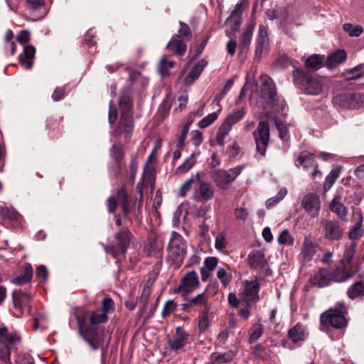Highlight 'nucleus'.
Instances as JSON below:
<instances>
[{
  "label": "nucleus",
  "instance_id": "nucleus-24",
  "mask_svg": "<svg viewBox=\"0 0 364 364\" xmlns=\"http://www.w3.org/2000/svg\"><path fill=\"white\" fill-rule=\"evenodd\" d=\"M247 0H240V2L235 5V9L232 11L230 16L227 18L226 21H228L231 18H235V24L232 26V29L234 31L238 30L242 23V14L244 9L247 8Z\"/></svg>",
  "mask_w": 364,
  "mask_h": 364
},
{
  "label": "nucleus",
  "instance_id": "nucleus-37",
  "mask_svg": "<svg viewBox=\"0 0 364 364\" xmlns=\"http://www.w3.org/2000/svg\"><path fill=\"white\" fill-rule=\"evenodd\" d=\"M18 341V337L14 333H9L6 327L0 328V343L11 346Z\"/></svg>",
  "mask_w": 364,
  "mask_h": 364
},
{
  "label": "nucleus",
  "instance_id": "nucleus-40",
  "mask_svg": "<svg viewBox=\"0 0 364 364\" xmlns=\"http://www.w3.org/2000/svg\"><path fill=\"white\" fill-rule=\"evenodd\" d=\"M263 326L260 323H255L252 325L250 329L248 341L250 343H253L258 341L263 334Z\"/></svg>",
  "mask_w": 364,
  "mask_h": 364
},
{
  "label": "nucleus",
  "instance_id": "nucleus-34",
  "mask_svg": "<svg viewBox=\"0 0 364 364\" xmlns=\"http://www.w3.org/2000/svg\"><path fill=\"white\" fill-rule=\"evenodd\" d=\"M347 296L350 299L364 297V281L354 282L347 290Z\"/></svg>",
  "mask_w": 364,
  "mask_h": 364
},
{
  "label": "nucleus",
  "instance_id": "nucleus-64",
  "mask_svg": "<svg viewBox=\"0 0 364 364\" xmlns=\"http://www.w3.org/2000/svg\"><path fill=\"white\" fill-rule=\"evenodd\" d=\"M218 263V260L216 257H208L204 261L203 267H205L209 270L213 271L215 269V267H217Z\"/></svg>",
  "mask_w": 364,
  "mask_h": 364
},
{
  "label": "nucleus",
  "instance_id": "nucleus-46",
  "mask_svg": "<svg viewBox=\"0 0 364 364\" xmlns=\"http://www.w3.org/2000/svg\"><path fill=\"white\" fill-rule=\"evenodd\" d=\"M346 80H352L358 79L364 75V63L360 64L353 68L347 70L346 72Z\"/></svg>",
  "mask_w": 364,
  "mask_h": 364
},
{
  "label": "nucleus",
  "instance_id": "nucleus-59",
  "mask_svg": "<svg viewBox=\"0 0 364 364\" xmlns=\"http://www.w3.org/2000/svg\"><path fill=\"white\" fill-rule=\"evenodd\" d=\"M176 309V304L173 300L167 301L163 308L161 315L163 318H166L171 315Z\"/></svg>",
  "mask_w": 364,
  "mask_h": 364
},
{
  "label": "nucleus",
  "instance_id": "nucleus-55",
  "mask_svg": "<svg viewBox=\"0 0 364 364\" xmlns=\"http://www.w3.org/2000/svg\"><path fill=\"white\" fill-rule=\"evenodd\" d=\"M218 119V114L216 112H212L203 118L199 122L198 126L201 129H204L210 126Z\"/></svg>",
  "mask_w": 364,
  "mask_h": 364
},
{
  "label": "nucleus",
  "instance_id": "nucleus-12",
  "mask_svg": "<svg viewBox=\"0 0 364 364\" xmlns=\"http://www.w3.org/2000/svg\"><path fill=\"white\" fill-rule=\"evenodd\" d=\"M294 164L296 166L302 167L306 171L313 168L314 171L311 173V178L312 179L321 177V172L318 170V164L312 154L308 153L307 151L301 152L295 159Z\"/></svg>",
  "mask_w": 364,
  "mask_h": 364
},
{
  "label": "nucleus",
  "instance_id": "nucleus-38",
  "mask_svg": "<svg viewBox=\"0 0 364 364\" xmlns=\"http://www.w3.org/2000/svg\"><path fill=\"white\" fill-rule=\"evenodd\" d=\"M323 60L324 55L313 54L305 60V66L313 70H318L322 67Z\"/></svg>",
  "mask_w": 364,
  "mask_h": 364
},
{
  "label": "nucleus",
  "instance_id": "nucleus-49",
  "mask_svg": "<svg viewBox=\"0 0 364 364\" xmlns=\"http://www.w3.org/2000/svg\"><path fill=\"white\" fill-rule=\"evenodd\" d=\"M343 28L344 31L348 33L351 37H358L363 31V28L361 26H353L349 23H344Z\"/></svg>",
  "mask_w": 364,
  "mask_h": 364
},
{
  "label": "nucleus",
  "instance_id": "nucleus-27",
  "mask_svg": "<svg viewBox=\"0 0 364 364\" xmlns=\"http://www.w3.org/2000/svg\"><path fill=\"white\" fill-rule=\"evenodd\" d=\"M308 333L305 328L300 323H297L288 331L289 338L295 344L304 341Z\"/></svg>",
  "mask_w": 364,
  "mask_h": 364
},
{
  "label": "nucleus",
  "instance_id": "nucleus-20",
  "mask_svg": "<svg viewBox=\"0 0 364 364\" xmlns=\"http://www.w3.org/2000/svg\"><path fill=\"white\" fill-rule=\"evenodd\" d=\"M209 287L208 286L203 292L198 294L197 296L189 299L186 303L182 304V309L189 311L193 307L209 308L208 306V296L207 294V291Z\"/></svg>",
  "mask_w": 364,
  "mask_h": 364
},
{
  "label": "nucleus",
  "instance_id": "nucleus-33",
  "mask_svg": "<svg viewBox=\"0 0 364 364\" xmlns=\"http://www.w3.org/2000/svg\"><path fill=\"white\" fill-rule=\"evenodd\" d=\"M33 274V267L31 264H26L24 267L23 274L19 275L11 280V283L21 286L28 283L32 279Z\"/></svg>",
  "mask_w": 364,
  "mask_h": 364
},
{
  "label": "nucleus",
  "instance_id": "nucleus-57",
  "mask_svg": "<svg viewBox=\"0 0 364 364\" xmlns=\"http://www.w3.org/2000/svg\"><path fill=\"white\" fill-rule=\"evenodd\" d=\"M119 109L121 111V117H133L132 105L130 102H120Z\"/></svg>",
  "mask_w": 364,
  "mask_h": 364
},
{
  "label": "nucleus",
  "instance_id": "nucleus-35",
  "mask_svg": "<svg viewBox=\"0 0 364 364\" xmlns=\"http://www.w3.org/2000/svg\"><path fill=\"white\" fill-rule=\"evenodd\" d=\"M210 308H205L200 312L198 316V331L200 333H205L211 326L209 318Z\"/></svg>",
  "mask_w": 364,
  "mask_h": 364
},
{
  "label": "nucleus",
  "instance_id": "nucleus-45",
  "mask_svg": "<svg viewBox=\"0 0 364 364\" xmlns=\"http://www.w3.org/2000/svg\"><path fill=\"white\" fill-rule=\"evenodd\" d=\"M355 244L351 243L349 246H348L343 253V257L341 260V264L343 265H346L349 267L350 263L352 262L355 250Z\"/></svg>",
  "mask_w": 364,
  "mask_h": 364
},
{
  "label": "nucleus",
  "instance_id": "nucleus-22",
  "mask_svg": "<svg viewBox=\"0 0 364 364\" xmlns=\"http://www.w3.org/2000/svg\"><path fill=\"white\" fill-rule=\"evenodd\" d=\"M313 285L318 287H325L329 285L332 281L331 279L330 269L321 268L311 278Z\"/></svg>",
  "mask_w": 364,
  "mask_h": 364
},
{
  "label": "nucleus",
  "instance_id": "nucleus-42",
  "mask_svg": "<svg viewBox=\"0 0 364 364\" xmlns=\"http://www.w3.org/2000/svg\"><path fill=\"white\" fill-rule=\"evenodd\" d=\"M287 194V189L286 188H281L276 196L269 198L266 203L265 206L267 209H271L282 200Z\"/></svg>",
  "mask_w": 364,
  "mask_h": 364
},
{
  "label": "nucleus",
  "instance_id": "nucleus-39",
  "mask_svg": "<svg viewBox=\"0 0 364 364\" xmlns=\"http://www.w3.org/2000/svg\"><path fill=\"white\" fill-rule=\"evenodd\" d=\"M233 354L231 352L224 353H213L210 355L209 364H224L229 363L233 359Z\"/></svg>",
  "mask_w": 364,
  "mask_h": 364
},
{
  "label": "nucleus",
  "instance_id": "nucleus-30",
  "mask_svg": "<svg viewBox=\"0 0 364 364\" xmlns=\"http://www.w3.org/2000/svg\"><path fill=\"white\" fill-rule=\"evenodd\" d=\"M353 217L355 221V225L349 232V237L351 239L357 240L363 235V230L361 228L363 224V215L360 211H356L353 213Z\"/></svg>",
  "mask_w": 364,
  "mask_h": 364
},
{
  "label": "nucleus",
  "instance_id": "nucleus-47",
  "mask_svg": "<svg viewBox=\"0 0 364 364\" xmlns=\"http://www.w3.org/2000/svg\"><path fill=\"white\" fill-rule=\"evenodd\" d=\"M340 174V169L333 168L331 171V172L326 177L325 181L323 183V189L325 191H328L336 179L338 178Z\"/></svg>",
  "mask_w": 364,
  "mask_h": 364
},
{
  "label": "nucleus",
  "instance_id": "nucleus-56",
  "mask_svg": "<svg viewBox=\"0 0 364 364\" xmlns=\"http://www.w3.org/2000/svg\"><path fill=\"white\" fill-rule=\"evenodd\" d=\"M217 277L225 287L230 284L232 278L231 275L228 274L227 270L222 267L218 268L217 271Z\"/></svg>",
  "mask_w": 364,
  "mask_h": 364
},
{
  "label": "nucleus",
  "instance_id": "nucleus-36",
  "mask_svg": "<svg viewBox=\"0 0 364 364\" xmlns=\"http://www.w3.org/2000/svg\"><path fill=\"white\" fill-rule=\"evenodd\" d=\"M245 114V109L243 107L239 108L237 109L234 110L232 113H230L225 121L223 123L224 125H227L232 129V127L241 120Z\"/></svg>",
  "mask_w": 364,
  "mask_h": 364
},
{
  "label": "nucleus",
  "instance_id": "nucleus-23",
  "mask_svg": "<svg viewBox=\"0 0 364 364\" xmlns=\"http://www.w3.org/2000/svg\"><path fill=\"white\" fill-rule=\"evenodd\" d=\"M248 264L251 269H262L267 266L264 254L259 250L251 252L247 257Z\"/></svg>",
  "mask_w": 364,
  "mask_h": 364
},
{
  "label": "nucleus",
  "instance_id": "nucleus-17",
  "mask_svg": "<svg viewBox=\"0 0 364 364\" xmlns=\"http://www.w3.org/2000/svg\"><path fill=\"white\" fill-rule=\"evenodd\" d=\"M324 228V235L327 240H338L342 236V229L336 220L323 219L321 222Z\"/></svg>",
  "mask_w": 364,
  "mask_h": 364
},
{
  "label": "nucleus",
  "instance_id": "nucleus-60",
  "mask_svg": "<svg viewBox=\"0 0 364 364\" xmlns=\"http://www.w3.org/2000/svg\"><path fill=\"white\" fill-rule=\"evenodd\" d=\"M196 176L187 179L181 186L179 190L181 196H186L188 191L191 188L193 183L196 181Z\"/></svg>",
  "mask_w": 364,
  "mask_h": 364
},
{
  "label": "nucleus",
  "instance_id": "nucleus-16",
  "mask_svg": "<svg viewBox=\"0 0 364 364\" xmlns=\"http://www.w3.org/2000/svg\"><path fill=\"white\" fill-rule=\"evenodd\" d=\"M269 40L267 33V28L265 26H259L258 34L256 38L255 57L261 58L262 53L268 50Z\"/></svg>",
  "mask_w": 364,
  "mask_h": 364
},
{
  "label": "nucleus",
  "instance_id": "nucleus-50",
  "mask_svg": "<svg viewBox=\"0 0 364 364\" xmlns=\"http://www.w3.org/2000/svg\"><path fill=\"white\" fill-rule=\"evenodd\" d=\"M196 161L193 154L186 159L184 163L176 168L177 173H185L189 171L196 164Z\"/></svg>",
  "mask_w": 364,
  "mask_h": 364
},
{
  "label": "nucleus",
  "instance_id": "nucleus-4",
  "mask_svg": "<svg viewBox=\"0 0 364 364\" xmlns=\"http://www.w3.org/2000/svg\"><path fill=\"white\" fill-rule=\"evenodd\" d=\"M347 309L343 304H338L335 308L329 309L320 316L321 329L324 331L329 326L336 329H343L348 321L345 317Z\"/></svg>",
  "mask_w": 364,
  "mask_h": 364
},
{
  "label": "nucleus",
  "instance_id": "nucleus-53",
  "mask_svg": "<svg viewBox=\"0 0 364 364\" xmlns=\"http://www.w3.org/2000/svg\"><path fill=\"white\" fill-rule=\"evenodd\" d=\"M230 130L231 129L229 128V127L222 124L216 135V141L218 145L223 146L225 144V139Z\"/></svg>",
  "mask_w": 364,
  "mask_h": 364
},
{
  "label": "nucleus",
  "instance_id": "nucleus-21",
  "mask_svg": "<svg viewBox=\"0 0 364 364\" xmlns=\"http://www.w3.org/2000/svg\"><path fill=\"white\" fill-rule=\"evenodd\" d=\"M256 22L255 18H252L246 25L245 28L239 38L240 46L244 50L248 49L251 44L252 35L255 28Z\"/></svg>",
  "mask_w": 364,
  "mask_h": 364
},
{
  "label": "nucleus",
  "instance_id": "nucleus-8",
  "mask_svg": "<svg viewBox=\"0 0 364 364\" xmlns=\"http://www.w3.org/2000/svg\"><path fill=\"white\" fill-rule=\"evenodd\" d=\"M254 139L256 144L257 154L260 157L265 155L269 141V127L264 121L259 122L257 128L253 132Z\"/></svg>",
  "mask_w": 364,
  "mask_h": 364
},
{
  "label": "nucleus",
  "instance_id": "nucleus-6",
  "mask_svg": "<svg viewBox=\"0 0 364 364\" xmlns=\"http://www.w3.org/2000/svg\"><path fill=\"white\" fill-rule=\"evenodd\" d=\"M243 168V166H237L228 170L217 169L212 173V178L220 189L227 190L235 178L242 173Z\"/></svg>",
  "mask_w": 364,
  "mask_h": 364
},
{
  "label": "nucleus",
  "instance_id": "nucleus-52",
  "mask_svg": "<svg viewBox=\"0 0 364 364\" xmlns=\"http://www.w3.org/2000/svg\"><path fill=\"white\" fill-rule=\"evenodd\" d=\"M302 255L305 260H311L315 253V247L311 242H305L303 244Z\"/></svg>",
  "mask_w": 364,
  "mask_h": 364
},
{
  "label": "nucleus",
  "instance_id": "nucleus-10",
  "mask_svg": "<svg viewBox=\"0 0 364 364\" xmlns=\"http://www.w3.org/2000/svg\"><path fill=\"white\" fill-rule=\"evenodd\" d=\"M199 173L196 174V180L198 181L197 186L195 187L192 196V199L198 203H205L212 199L215 189L212 184L208 181H200Z\"/></svg>",
  "mask_w": 364,
  "mask_h": 364
},
{
  "label": "nucleus",
  "instance_id": "nucleus-43",
  "mask_svg": "<svg viewBox=\"0 0 364 364\" xmlns=\"http://www.w3.org/2000/svg\"><path fill=\"white\" fill-rule=\"evenodd\" d=\"M0 215L3 219L17 220L18 213L13 208L6 205L0 206Z\"/></svg>",
  "mask_w": 364,
  "mask_h": 364
},
{
  "label": "nucleus",
  "instance_id": "nucleus-13",
  "mask_svg": "<svg viewBox=\"0 0 364 364\" xmlns=\"http://www.w3.org/2000/svg\"><path fill=\"white\" fill-rule=\"evenodd\" d=\"M262 82L258 106L262 107L267 101L272 100L277 95L276 87L272 80L266 75L260 76Z\"/></svg>",
  "mask_w": 364,
  "mask_h": 364
},
{
  "label": "nucleus",
  "instance_id": "nucleus-61",
  "mask_svg": "<svg viewBox=\"0 0 364 364\" xmlns=\"http://www.w3.org/2000/svg\"><path fill=\"white\" fill-rule=\"evenodd\" d=\"M200 74L201 72L193 67L190 73L185 77V83L187 85L193 83L196 79L199 77Z\"/></svg>",
  "mask_w": 364,
  "mask_h": 364
},
{
  "label": "nucleus",
  "instance_id": "nucleus-32",
  "mask_svg": "<svg viewBox=\"0 0 364 364\" xmlns=\"http://www.w3.org/2000/svg\"><path fill=\"white\" fill-rule=\"evenodd\" d=\"M31 299L30 294L20 289L14 290L12 293L13 304L15 308H22L27 305Z\"/></svg>",
  "mask_w": 364,
  "mask_h": 364
},
{
  "label": "nucleus",
  "instance_id": "nucleus-26",
  "mask_svg": "<svg viewBox=\"0 0 364 364\" xmlns=\"http://www.w3.org/2000/svg\"><path fill=\"white\" fill-rule=\"evenodd\" d=\"M346 58L347 53L344 50H336L327 56L326 66L328 68H333L345 62Z\"/></svg>",
  "mask_w": 364,
  "mask_h": 364
},
{
  "label": "nucleus",
  "instance_id": "nucleus-62",
  "mask_svg": "<svg viewBox=\"0 0 364 364\" xmlns=\"http://www.w3.org/2000/svg\"><path fill=\"white\" fill-rule=\"evenodd\" d=\"M188 130L189 126L186 124L183 127L177 141V147L178 149H182L185 146V141L188 133Z\"/></svg>",
  "mask_w": 364,
  "mask_h": 364
},
{
  "label": "nucleus",
  "instance_id": "nucleus-28",
  "mask_svg": "<svg viewBox=\"0 0 364 364\" xmlns=\"http://www.w3.org/2000/svg\"><path fill=\"white\" fill-rule=\"evenodd\" d=\"M166 48L178 55H183L187 48L186 41L178 38L176 36H173L167 44Z\"/></svg>",
  "mask_w": 364,
  "mask_h": 364
},
{
  "label": "nucleus",
  "instance_id": "nucleus-54",
  "mask_svg": "<svg viewBox=\"0 0 364 364\" xmlns=\"http://www.w3.org/2000/svg\"><path fill=\"white\" fill-rule=\"evenodd\" d=\"M278 242L280 245L292 246L294 245V237L291 236L289 230H284L278 237Z\"/></svg>",
  "mask_w": 364,
  "mask_h": 364
},
{
  "label": "nucleus",
  "instance_id": "nucleus-7",
  "mask_svg": "<svg viewBox=\"0 0 364 364\" xmlns=\"http://www.w3.org/2000/svg\"><path fill=\"white\" fill-rule=\"evenodd\" d=\"M333 103L343 109H358L364 108V92H346L336 95Z\"/></svg>",
  "mask_w": 364,
  "mask_h": 364
},
{
  "label": "nucleus",
  "instance_id": "nucleus-18",
  "mask_svg": "<svg viewBox=\"0 0 364 364\" xmlns=\"http://www.w3.org/2000/svg\"><path fill=\"white\" fill-rule=\"evenodd\" d=\"M355 273V270L350 269L348 266L341 264L335 269H330L332 282H344L352 278Z\"/></svg>",
  "mask_w": 364,
  "mask_h": 364
},
{
  "label": "nucleus",
  "instance_id": "nucleus-51",
  "mask_svg": "<svg viewBox=\"0 0 364 364\" xmlns=\"http://www.w3.org/2000/svg\"><path fill=\"white\" fill-rule=\"evenodd\" d=\"M179 25L180 28L178 31V34L175 36L185 41H188L191 36V31L189 26L182 21L179 22Z\"/></svg>",
  "mask_w": 364,
  "mask_h": 364
},
{
  "label": "nucleus",
  "instance_id": "nucleus-31",
  "mask_svg": "<svg viewBox=\"0 0 364 364\" xmlns=\"http://www.w3.org/2000/svg\"><path fill=\"white\" fill-rule=\"evenodd\" d=\"M329 209L341 219L345 218L348 215L347 208L341 202V197H334L329 204Z\"/></svg>",
  "mask_w": 364,
  "mask_h": 364
},
{
  "label": "nucleus",
  "instance_id": "nucleus-58",
  "mask_svg": "<svg viewBox=\"0 0 364 364\" xmlns=\"http://www.w3.org/2000/svg\"><path fill=\"white\" fill-rule=\"evenodd\" d=\"M0 360L5 364L11 363V347L3 346L0 347Z\"/></svg>",
  "mask_w": 364,
  "mask_h": 364
},
{
  "label": "nucleus",
  "instance_id": "nucleus-63",
  "mask_svg": "<svg viewBox=\"0 0 364 364\" xmlns=\"http://www.w3.org/2000/svg\"><path fill=\"white\" fill-rule=\"evenodd\" d=\"M46 318L43 315L38 314L37 317L35 318V321L33 323V328L35 330H41L43 331L47 328V326L45 323Z\"/></svg>",
  "mask_w": 364,
  "mask_h": 364
},
{
  "label": "nucleus",
  "instance_id": "nucleus-3",
  "mask_svg": "<svg viewBox=\"0 0 364 364\" xmlns=\"http://www.w3.org/2000/svg\"><path fill=\"white\" fill-rule=\"evenodd\" d=\"M133 239L134 235L131 231L127 228H122L114 233L110 243L104 246L105 250L117 259L119 257L125 256Z\"/></svg>",
  "mask_w": 364,
  "mask_h": 364
},
{
  "label": "nucleus",
  "instance_id": "nucleus-29",
  "mask_svg": "<svg viewBox=\"0 0 364 364\" xmlns=\"http://www.w3.org/2000/svg\"><path fill=\"white\" fill-rule=\"evenodd\" d=\"M133 132V117H121L116 130L117 134L124 133L126 138L130 137Z\"/></svg>",
  "mask_w": 364,
  "mask_h": 364
},
{
  "label": "nucleus",
  "instance_id": "nucleus-48",
  "mask_svg": "<svg viewBox=\"0 0 364 364\" xmlns=\"http://www.w3.org/2000/svg\"><path fill=\"white\" fill-rule=\"evenodd\" d=\"M175 62L168 60L166 57L161 58L159 65V71L162 77L169 75V69L173 68Z\"/></svg>",
  "mask_w": 364,
  "mask_h": 364
},
{
  "label": "nucleus",
  "instance_id": "nucleus-5",
  "mask_svg": "<svg viewBox=\"0 0 364 364\" xmlns=\"http://www.w3.org/2000/svg\"><path fill=\"white\" fill-rule=\"evenodd\" d=\"M186 254V245L182 236L173 231L168 246V259L176 266H180Z\"/></svg>",
  "mask_w": 364,
  "mask_h": 364
},
{
  "label": "nucleus",
  "instance_id": "nucleus-25",
  "mask_svg": "<svg viewBox=\"0 0 364 364\" xmlns=\"http://www.w3.org/2000/svg\"><path fill=\"white\" fill-rule=\"evenodd\" d=\"M35 53L34 46L29 45L24 47L23 53L20 54L18 57L20 64L23 68L29 70L33 67Z\"/></svg>",
  "mask_w": 364,
  "mask_h": 364
},
{
  "label": "nucleus",
  "instance_id": "nucleus-9",
  "mask_svg": "<svg viewBox=\"0 0 364 364\" xmlns=\"http://www.w3.org/2000/svg\"><path fill=\"white\" fill-rule=\"evenodd\" d=\"M242 284V290L239 293L241 301L247 305H252V304L259 301L260 284L258 279L255 278L252 280H244Z\"/></svg>",
  "mask_w": 364,
  "mask_h": 364
},
{
  "label": "nucleus",
  "instance_id": "nucleus-41",
  "mask_svg": "<svg viewBox=\"0 0 364 364\" xmlns=\"http://www.w3.org/2000/svg\"><path fill=\"white\" fill-rule=\"evenodd\" d=\"M228 242L225 232L218 234L215 239V248L221 253H225Z\"/></svg>",
  "mask_w": 364,
  "mask_h": 364
},
{
  "label": "nucleus",
  "instance_id": "nucleus-44",
  "mask_svg": "<svg viewBox=\"0 0 364 364\" xmlns=\"http://www.w3.org/2000/svg\"><path fill=\"white\" fill-rule=\"evenodd\" d=\"M110 156L114 160L118 168H119L124 156L122 147L119 145H113L110 149Z\"/></svg>",
  "mask_w": 364,
  "mask_h": 364
},
{
  "label": "nucleus",
  "instance_id": "nucleus-1",
  "mask_svg": "<svg viewBox=\"0 0 364 364\" xmlns=\"http://www.w3.org/2000/svg\"><path fill=\"white\" fill-rule=\"evenodd\" d=\"M115 310L114 301L107 296L101 302L100 311L86 310L82 315H76L78 331L90 348L96 350L103 343L105 328L101 324L108 320V315Z\"/></svg>",
  "mask_w": 364,
  "mask_h": 364
},
{
  "label": "nucleus",
  "instance_id": "nucleus-11",
  "mask_svg": "<svg viewBox=\"0 0 364 364\" xmlns=\"http://www.w3.org/2000/svg\"><path fill=\"white\" fill-rule=\"evenodd\" d=\"M200 287V281L198 274L195 271H190L186 273L180 280L176 292L186 296L196 291Z\"/></svg>",
  "mask_w": 364,
  "mask_h": 364
},
{
  "label": "nucleus",
  "instance_id": "nucleus-15",
  "mask_svg": "<svg viewBox=\"0 0 364 364\" xmlns=\"http://www.w3.org/2000/svg\"><path fill=\"white\" fill-rule=\"evenodd\" d=\"M190 335L183 329V327L178 326L176 328V333L172 339H169L168 343L171 350L177 351L188 343Z\"/></svg>",
  "mask_w": 364,
  "mask_h": 364
},
{
  "label": "nucleus",
  "instance_id": "nucleus-19",
  "mask_svg": "<svg viewBox=\"0 0 364 364\" xmlns=\"http://www.w3.org/2000/svg\"><path fill=\"white\" fill-rule=\"evenodd\" d=\"M261 107L263 109L262 113L267 117H270L274 112L284 110L286 103L284 99L276 95L272 100L267 101Z\"/></svg>",
  "mask_w": 364,
  "mask_h": 364
},
{
  "label": "nucleus",
  "instance_id": "nucleus-2",
  "mask_svg": "<svg viewBox=\"0 0 364 364\" xmlns=\"http://www.w3.org/2000/svg\"><path fill=\"white\" fill-rule=\"evenodd\" d=\"M292 79L294 84L308 95H317L322 90L323 85L318 76L301 68L293 70Z\"/></svg>",
  "mask_w": 364,
  "mask_h": 364
},
{
  "label": "nucleus",
  "instance_id": "nucleus-14",
  "mask_svg": "<svg viewBox=\"0 0 364 364\" xmlns=\"http://www.w3.org/2000/svg\"><path fill=\"white\" fill-rule=\"evenodd\" d=\"M301 206L311 218H316L319 215L321 209V200L316 193L305 195L301 201Z\"/></svg>",
  "mask_w": 364,
  "mask_h": 364
}]
</instances>
